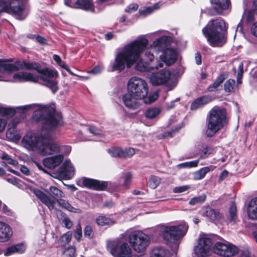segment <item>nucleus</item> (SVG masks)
Here are the masks:
<instances>
[{
  "label": "nucleus",
  "mask_w": 257,
  "mask_h": 257,
  "mask_svg": "<svg viewBox=\"0 0 257 257\" xmlns=\"http://www.w3.org/2000/svg\"><path fill=\"white\" fill-rule=\"evenodd\" d=\"M148 45V41L146 38H140L125 45L118 50L115 59L111 64V71L123 70L126 66L131 68L139 60L135 68L141 72L149 71L150 69H158L163 66L162 62H159L155 66L149 67L146 62L142 59H139L141 54L146 50Z\"/></svg>",
  "instance_id": "f257e3e1"
},
{
  "label": "nucleus",
  "mask_w": 257,
  "mask_h": 257,
  "mask_svg": "<svg viewBox=\"0 0 257 257\" xmlns=\"http://www.w3.org/2000/svg\"><path fill=\"white\" fill-rule=\"evenodd\" d=\"M20 69L35 70L41 74L38 76L44 82V85L49 87L53 93L58 90L57 82L55 78L58 73L55 70L49 68L42 69L40 65L36 62H26L17 61L10 63L8 60L0 59V73H11Z\"/></svg>",
  "instance_id": "f03ea898"
},
{
  "label": "nucleus",
  "mask_w": 257,
  "mask_h": 257,
  "mask_svg": "<svg viewBox=\"0 0 257 257\" xmlns=\"http://www.w3.org/2000/svg\"><path fill=\"white\" fill-rule=\"evenodd\" d=\"M19 109L24 112L35 109L33 117L37 121L42 122V128L46 132L55 127L60 121L55 115V105L53 103L46 105L34 104L20 107Z\"/></svg>",
  "instance_id": "7ed1b4c3"
},
{
  "label": "nucleus",
  "mask_w": 257,
  "mask_h": 257,
  "mask_svg": "<svg viewBox=\"0 0 257 257\" xmlns=\"http://www.w3.org/2000/svg\"><path fill=\"white\" fill-rule=\"evenodd\" d=\"M168 38L166 36H162L154 41L148 48L145 53V57L150 62L155 58L154 53L163 51V53L160 56V58L165 64L170 66L173 64L177 59L176 52L172 48L165 49L167 45Z\"/></svg>",
  "instance_id": "20e7f679"
},
{
  "label": "nucleus",
  "mask_w": 257,
  "mask_h": 257,
  "mask_svg": "<svg viewBox=\"0 0 257 257\" xmlns=\"http://www.w3.org/2000/svg\"><path fill=\"white\" fill-rule=\"evenodd\" d=\"M227 29L225 22L221 19L212 20L202 29V32L212 47H221L226 42Z\"/></svg>",
  "instance_id": "39448f33"
},
{
  "label": "nucleus",
  "mask_w": 257,
  "mask_h": 257,
  "mask_svg": "<svg viewBox=\"0 0 257 257\" xmlns=\"http://www.w3.org/2000/svg\"><path fill=\"white\" fill-rule=\"evenodd\" d=\"M226 111L224 109L214 107L211 109L207 117L205 135L213 137L227 124Z\"/></svg>",
  "instance_id": "423d86ee"
},
{
  "label": "nucleus",
  "mask_w": 257,
  "mask_h": 257,
  "mask_svg": "<svg viewBox=\"0 0 257 257\" xmlns=\"http://www.w3.org/2000/svg\"><path fill=\"white\" fill-rule=\"evenodd\" d=\"M188 225L182 222L178 225L161 226L160 232L164 239L167 243H174L185 235Z\"/></svg>",
  "instance_id": "0eeeda50"
},
{
  "label": "nucleus",
  "mask_w": 257,
  "mask_h": 257,
  "mask_svg": "<svg viewBox=\"0 0 257 257\" xmlns=\"http://www.w3.org/2000/svg\"><path fill=\"white\" fill-rule=\"evenodd\" d=\"M35 195L40 201L51 210L54 208V205L57 202L60 206L72 212H79L80 210L73 207L69 203L63 199H56L55 197L48 195L39 189H35Z\"/></svg>",
  "instance_id": "6e6552de"
},
{
  "label": "nucleus",
  "mask_w": 257,
  "mask_h": 257,
  "mask_svg": "<svg viewBox=\"0 0 257 257\" xmlns=\"http://www.w3.org/2000/svg\"><path fill=\"white\" fill-rule=\"evenodd\" d=\"M107 249L114 257H132V249L126 242L118 239L107 242Z\"/></svg>",
  "instance_id": "1a4fd4ad"
},
{
  "label": "nucleus",
  "mask_w": 257,
  "mask_h": 257,
  "mask_svg": "<svg viewBox=\"0 0 257 257\" xmlns=\"http://www.w3.org/2000/svg\"><path fill=\"white\" fill-rule=\"evenodd\" d=\"M128 241L135 250L141 252L150 244V237L141 231H135L130 234Z\"/></svg>",
  "instance_id": "9d476101"
},
{
  "label": "nucleus",
  "mask_w": 257,
  "mask_h": 257,
  "mask_svg": "<svg viewBox=\"0 0 257 257\" xmlns=\"http://www.w3.org/2000/svg\"><path fill=\"white\" fill-rule=\"evenodd\" d=\"M127 91L136 96L144 99L148 94L149 88L145 80L137 77H133L128 82Z\"/></svg>",
  "instance_id": "9b49d317"
},
{
  "label": "nucleus",
  "mask_w": 257,
  "mask_h": 257,
  "mask_svg": "<svg viewBox=\"0 0 257 257\" xmlns=\"http://www.w3.org/2000/svg\"><path fill=\"white\" fill-rule=\"evenodd\" d=\"M43 142L40 148H39V153L43 156L51 155L62 152L63 149H66L67 153H69L70 151V148L69 146H62L60 147L57 144L53 143L49 135L45 136Z\"/></svg>",
  "instance_id": "f8f14e48"
},
{
  "label": "nucleus",
  "mask_w": 257,
  "mask_h": 257,
  "mask_svg": "<svg viewBox=\"0 0 257 257\" xmlns=\"http://www.w3.org/2000/svg\"><path fill=\"white\" fill-rule=\"evenodd\" d=\"M44 135L39 133L29 132L23 137L22 140V146L29 151L39 152L43 142Z\"/></svg>",
  "instance_id": "ddd939ff"
},
{
  "label": "nucleus",
  "mask_w": 257,
  "mask_h": 257,
  "mask_svg": "<svg viewBox=\"0 0 257 257\" xmlns=\"http://www.w3.org/2000/svg\"><path fill=\"white\" fill-rule=\"evenodd\" d=\"M212 249L215 254L223 257H230L238 252V249L236 246L227 241L216 242Z\"/></svg>",
  "instance_id": "4468645a"
},
{
  "label": "nucleus",
  "mask_w": 257,
  "mask_h": 257,
  "mask_svg": "<svg viewBox=\"0 0 257 257\" xmlns=\"http://www.w3.org/2000/svg\"><path fill=\"white\" fill-rule=\"evenodd\" d=\"M171 72L168 70H162L158 72L153 73L150 76V82L153 86L168 85Z\"/></svg>",
  "instance_id": "2eb2a0df"
},
{
  "label": "nucleus",
  "mask_w": 257,
  "mask_h": 257,
  "mask_svg": "<svg viewBox=\"0 0 257 257\" xmlns=\"http://www.w3.org/2000/svg\"><path fill=\"white\" fill-rule=\"evenodd\" d=\"M210 2L214 5L209 10L210 16L222 14L223 11L228 9L231 5L230 0H210Z\"/></svg>",
  "instance_id": "dca6fc26"
},
{
  "label": "nucleus",
  "mask_w": 257,
  "mask_h": 257,
  "mask_svg": "<svg viewBox=\"0 0 257 257\" xmlns=\"http://www.w3.org/2000/svg\"><path fill=\"white\" fill-rule=\"evenodd\" d=\"M66 6L73 8H79L86 11L94 12V8L91 0H77L72 2L71 0H65Z\"/></svg>",
  "instance_id": "f3484780"
},
{
  "label": "nucleus",
  "mask_w": 257,
  "mask_h": 257,
  "mask_svg": "<svg viewBox=\"0 0 257 257\" xmlns=\"http://www.w3.org/2000/svg\"><path fill=\"white\" fill-rule=\"evenodd\" d=\"M142 99L140 97L136 96L132 93L128 92L124 94L122 97V102L124 105L130 109H138L140 105L139 100Z\"/></svg>",
  "instance_id": "a211bd4d"
},
{
  "label": "nucleus",
  "mask_w": 257,
  "mask_h": 257,
  "mask_svg": "<svg viewBox=\"0 0 257 257\" xmlns=\"http://www.w3.org/2000/svg\"><path fill=\"white\" fill-rule=\"evenodd\" d=\"M82 184L87 188L96 190H104L107 186L106 182H100L87 178L82 179Z\"/></svg>",
  "instance_id": "6ab92c4d"
},
{
  "label": "nucleus",
  "mask_w": 257,
  "mask_h": 257,
  "mask_svg": "<svg viewBox=\"0 0 257 257\" xmlns=\"http://www.w3.org/2000/svg\"><path fill=\"white\" fill-rule=\"evenodd\" d=\"M13 79L15 81H31L34 82H38L39 80L38 76L32 74L31 73L20 72L15 73L13 76Z\"/></svg>",
  "instance_id": "aec40b11"
},
{
  "label": "nucleus",
  "mask_w": 257,
  "mask_h": 257,
  "mask_svg": "<svg viewBox=\"0 0 257 257\" xmlns=\"http://www.w3.org/2000/svg\"><path fill=\"white\" fill-rule=\"evenodd\" d=\"M74 169L69 160H66L59 169V172L64 178L70 179L74 174Z\"/></svg>",
  "instance_id": "412c9836"
},
{
  "label": "nucleus",
  "mask_w": 257,
  "mask_h": 257,
  "mask_svg": "<svg viewBox=\"0 0 257 257\" xmlns=\"http://www.w3.org/2000/svg\"><path fill=\"white\" fill-rule=\"evenodd\" d=\"M13 235L11 227L7 223L0 221V242H5L10 239Z\"/></svg>",
  "instance_id": "4be33fe9"
},
{
  "label": "nucleus",
  "mask_w": 257,
  "mask_h": 257,
  "mask_svg": "<svg viewBox=\"0 0 257 257\" xmlns=\"http://www.w3.org/2000/svg\"><path fill=\"white\" fill-rule=\"evenodd\" d=\"M63 159L64 157L62 155L46 158L43 160V164L48 168L53 169L60 164Z\"/></svg>",
  "instance_id": "5701e85b"
},
{
  "label": "nucleus",
  "mask_w": 257,
  "mask_h": 257,
  "mask_svg": "<svg viewBox=\"0 0 257 257\" xmlns=\"http://www.w3.org/2000/svg\"><path fill=\"white\" fill-rule=\"evenodd\" d=\"M248 218L252 220H257V197L252 199L248 203L247 208Z\"/></svg>",
  "instance_id": "b1692460"
},
{
  "label": "nucleus",
  "mask_w": 257,
  "mask_h": 257,
  "mask_svg": "<svg viewBox=\"0 0 257 257\" xmlns=\"http://www.w3.org/2000/svg\"><path fill=\"white\" fill-rule=\"evenodd\" d=\"M226 221L228 223H230L232 225L236 224L238 221V218L237 214V208L234 203H233L229 208Z\"/></svg>",
  "instance_id": "393cba45"
},
{
  "label": "nucleus",
  "mask_w": 257,
  "mask_h": 257,
  "mask_svg": "<svg viewBox=\"0 0 257 257\" xmlns=\"http://www.w3.org/2000/svg\"><path fill=\"white\" fill-rule=\"evenodd\" d=\"M211 101V97L208 96H203L195 99L191 105V110H196Z\"/></svg>",
  "instance_id": "a878e982"
},
{
  "label": "nucleus",
  "mask_w": 257,
  "mask_h": 257,
  "mask_svg": "<svg viewBox=\"0 0 257 257\" xmlns=\"http://www.w3.org/2000/svg\"><path fill=\"white\" fill-rule=\"evenodd\" d=\"M202 215L208 217L211 220H215L219 219L220 217L219 212L216 211L214 209L209 206H206L202 208Z\"/></svg>",
  "instance_id": "bb28decb"
},
{
  "label": "nucleus",
  "mask_w": 257,
  "mask_h": 257,
  "mask_svg": "<svg viewBox=\"0 0 257 257\" xmlns=\"http://www.w3.org/2000/svg\"><path fill=\"white\" fill-rule=\"evenodd\" d=\"M25 250V245L23 243H19L8 247L4 252V254L6 256H9L16 253H22Z\"/></svg>",
  "instance_id": "cd10ccee"
},
{
  "label": "nucleus",
  "mask_w": 257,
  "mask_h": 257,
  "mask_svg": "<svg viewBox=\"0 0 257 257\" xmlns=\"http://www.w3.org/2000/svg\"><path fill=\"white\" fill-rule=\"evenodd\" d=\"M168 253V250L165 247L157 246L152 249L150 257H167Z\"/></svg>",
  "instance_id": "c85d7f7f"
},
{
  "label": "nucleus",
  "mask_w": 257,
  "mask_h": 257,
  "mask_svg": "<svg viewBox=\"0 0 257 257\" xmlns=\"http://www.w3.org/2000/svg\"><path fill=\"white\" fill-rule=\"evenodd\" d=\"M211 171L210 167H205L201 168L198 171L194 172L192 174L193 178L195 180L203 179L206 174Z\"/></svg>",
  "instance_id": "c756f323"
},
{
  "label": "nucleus",
  "mask_w": 257,
  "mask_h": 257,
  "mask_svg": "<svg viewBox=\"0 0 257 257\" xmlns=\"http://www.w3.org/2000/svg\"><path fill=\"white\" fill-rule=\"evenodd\" d=\"M202 243L198 244L194 248V252L198 257H205L207 256L211 248L203 247Z\"/></svg>",
  "instance_id": "7c9ffc66"
},
{
  "label": "nucleus",
  "mask_w": 257,
  "mask_h": 257,
  "mask_svg": "<svg viewBox=\"0 0 257 257\" xmlns=\"http://www.w3.org/2000/svg\"><path fill=\"white\" fill-rule=\"evenodd\" d=\"M254 20V14L251 11L245 10L242 17L241 21L243 22H245L247 24H252Z\"/></svg>",
  "instance_id": "2f4dec72"
},
{
  "label": "nucleus",
  "mask_w": 257,
  "mask_h": 257,
  "mask_svg": "<svg viewBox=\"0 0 257 257\" xmlns=\"http://www.w3.org/2000/svg\"><path fill=\"white\" fill-rule=\"evenodd\" d=\"M225 80V77L223 75H219L214 82L211 85H209L208 87V90L209 91H215L218 86L223 83L224 80Z\"/></svg>",
  "instance_id": "473e14b6"
},
{
  "label": "nucleus",
  "mask_w": 257,
  "mask_h": 257,
  "mask_svg": "<svg viewBox=\"0 0 257 257\" xmlns=\"http://www.w3.org/2000/svg\"><path fill=\"white\" fill-rule=\"evenodd\" d=\"M96 221L97 224L100 226L109 225L114 223L111 219L104 216H98L96 218Z\"/></svg>",
  "instance_id": "72a5a7b5"
},
{
  "label": "nucleus",
  "mask_w": 257,
  "mask_h": 257,
  "mask_svg": "<svg viewBox=\"0 0 257 257\" xmlns=\"http://www.w3.org/2000/svg\"><path fill=\"white\" fill-rule=\"evenodd\" d=\"M1 159L5 161L2 162V165L3 166L6 165L7 163L13 165L14 166H17L18 164V163L16 160L13 159L6 153H3L2 154Z\"/></svg>",
  "instance_id": "f704fd0d"
},
{
  "label": "nucleus",
  "mask_w": 257,
  "mask_h": 257,
  "mask_svg": "<svg viewBox=\"0 0 257 257\" xmlns=\"http://www.w3.org/2000/svg\"><path fill=\"white\" fill-rule=\"evenodd\" d=\"M160 113V109L158 108H150L146 110L145 115L146 117L152 119L156 117Z\"/></svg>",
  "instance_id": "c9c22d12"
},
{
  "label": "nucleus",
  "mask_w": 257,
  "mask_h": 257,
  "mask_svg": "<svg viewBox=\"0 0 257 257\" xmlns=\"http://www.w3.org/2000/svg\"><path fill=\"white\" fill-rule=\"evenodd\" d=\"M72 235V233L70 231H68L62 235L59 240L60 244L62 246L68 244L71 241Z\"/></svg>",
  "instance_id": "e433bc0d"
},
{
  "label": "nucleus",
  "mask_w": 257,
  "mask_h": 257,
  "mask_svg": "<svg viewBox=\"0 0 257 257\" xmlns=\"http://www.w3.org/2000/svg\"><path fill=\"white\" fill-rule=\"evenodd\" d=\"M199 162V160H196L192 161L184 162L177 165L179 168H191L192 167H196L198 166Z\"/></svg>",
  "instance_id": "4c0bfd02"
},
{
  "label": "nucleus",
  "mask_w": 257,
  "mask_h": 257,
  "mask_svg": "<svg viewBox=\"0 0 257 257\" xmlns=\"http://www.w3.org/2000/svg\"><path fill=\"white\" fill-rule=\"evenodd\" d=\"M108 153L112 157H123V150L120 148H112L108 150Z\"/></svg>",
  "instance_id": "58836bf2"
},
{
  "label": "nucleus",
  "mask_w": 257,
  "mask_h": 257,
  "mask_svg": "<svg viewBox=\"0 0 257 257\" xmlns=\"http://www.w3.org/2000/svg\"><path fill=\"white\" fill-rule=\"evenodd\" d=\"M160 183V178L159 177L155 176H152L148 182V185L150 188L155 189L159 185Z\"/></svg>",
  "instance_id": "ea45409f"
},
{
  "label": "nucleus",
  "mask_w": 257,
  "mask_h": 257,
  "mask_svg": "<svg viewBox=\"0 0 257 257\" xmlns=\"http://www.w3.org/2000/svg\"><path fill=\"white\" fill-rule=\"evenodd\" d=\"M202 243L203 247L211 248L213 242L211 239L209 237H201L198 239V244Z\"/></svg>",
  "instance_id": "a19ab883"
},
{
  "label": "nucleus",
  "mask_w": 257,
  "mask_h": 257,
  "mask_svg": "<svg viewBox=\"0 0 257 257\" xmlns=\"http://www.w3.org/2000/svg\"><path fill=\"white\" fill-rule=\"evenodd\" d=\"M235 80L232 79H228L224 84V90L227 92H232L235 87Z\"/></svg>",
  "instance_id": "79ce46f5"
},
{
  "label": "nucleus",
  "mask_w": 257,
  "mask_h": 257,
  "mask_svg": "<svg viewBox=\"0 0 257 257\" xmlns=\"http://www.w3.org/2000/svg\"><path fill=\"white\" fill-rule=\"evenodd\" d=\"M206 196L205 194H202L200 196L192 198L189 201V204L194 205L197 204H201L203 203L206 200Z\"/></svg>",
  "instance_id": "37998d69"
},
{
  "label": "nucleus",
  "mask_w": 257,
  "mask_h": 257,
  "mask_svg": "<svg viewBox=\"0 0 257 257\" xmlns=\"http://www.w3.org/2000/svg\"><path fill=\"white\" fill-rule=\"evenodd\" d=\"M213 152V149L211 147L205 146L200 152V158L202 159L206 158Z\"/></svg>",
  "instance_id": "c03bdc74"
},
{
  "label": "nucleus",
  "mask_w": 257,
  "mask_h": 257,
  "mask_svg": "<svg viewBox=\"0 0 257 257\" xmlns=\"http://www.w3.org/2000/svg\"><path fill=\"white\" fill-rule=\"evenodd\" d=\"M75 248L70 246L66 248L63 253V257H74L75 254Z\"/></svg>",
  "instance_id": "a18cd8bd"
},
{
  "label": "nucleus",
  "mask_w": 257,
  "mask_h": 257,
  "mask_svg": "<svg viewBox=\"0 0 257 257\" xmlns=\"http://www.w3.org/2000/svg\"><path fill=\"white\" fill-rule=\"evenodd\" d=\"M50 191L55 196L58 197L63 198L65 197L64 193L59 189L55 186H51Z\"/></svg>",
  "instance_id": "49530a36"
},
{
  "label": "nucleus",
  "mask_w": 257,
  "mask_h": 257,
  "mask_svg": "<svg viewBox=\"0 0 257 257\" xmlns=\"http://www.w3.org/2000/svg\"><path fill=\"white\" fill-rule=\"evenodd\" d=\"M158 4H155L152 7H149L144 10H140L139 12L141 15H148L152 13L155 10L158 9Z\"/></svg>",
  "instance_id": "de8ad7c7"
},
{
  "label": "nucleus",
  "mask_w": 257,
  "mask_h": 257,
  "mask_svg": "<svg viewBox=\"0 0 257 257\" xmlns=\"http://www.w3.org/2000/svg\"><path fill=\"white\" fill-rule=\"evenodd\" d=\"M84 236L88 238H91L93 236V231L90 225H86L84 230Z\"/></svg>",
  "instance_id": "09e8293b"
},
{
  "label": "nucleus",
  "mask_w": 257,
  "mask_h": 257,
  "mask_svg": "<svg viewBox=\"0 0 257 257\" xmlns=\"http://www.w3.org/2000/svg\"><path fill=\"white\" fill-rule=\"evenodd\" d=\"M74 237L78 240H79L82 237V229L80 223L76 226L74 231Z\"/></svg>",
  "instance_id": "8fccbe9b"
},
{
  "label": "nucleus",
  "mask_w": 257,
  "mask_h": 257,
  "mask_svg": "<svg viewBox=\"0 0 257 257\" xmlns=\"http://www.w3.org/2000/svg\"><path fill=\"white\" fill-rule=\"evenodd\" d=\"M123 157H131L133 156L135 153V150L133 148H128L123 150Z\"/></svg>",
  "instance_id": "3c124183"
},
{
  "label": "nucleus",
  "mask_w": 257,
  "mask_h": 257,
  "mask_svg": "<svg viewBox=\"0 0 257 257\" xmlns=\"http://www.w3.org/2000/svg\"><path fill=\"white\" fill-rule=\"evenodd\" d=\"M132 174L131 172H127L124 177V185L125 187H127L132 180Z\"/></svg>",
  "instance_id": "603ef678"
},
{
  "label": "nucleus",
  "mask_w": 257,
  "mask_h": 257,
  "mask_svg": "<svg viewBox=\"0 0 257 257\" xmlns=\"http://www.w3.org/2000/svg\"><path fill=\"white\" fill-rule=\"evenodd\" d=\"M139 6L137 4H131L125 9V12L131 13L136 12Z\"/></svg>",
  "instance_id": "864d4df0"
},
{
  "label": "nucleus",
  "mask_w": 257,
  "mask_h": 257,
  "mask_svg": "<svg viewBox=\"0 0 257 257\" xmlns=\"http://www.w3.org/2000/svg\"><path fill=\"white\" fill-rule=\"evenodd\" d=\"M182 126L180 125H178L175 126L174 128H173L171 132H167L165 133V137H172L174 134L178 132L179 130L181 129Z\"/></svg>",
  "instance_id": "5fc2aeb1"
},
{
  "label": "nucleus",
  "mask_w": 257,
  "mask_h": 257,
  "mask_svg": "<svg viewBox=\"0 0 257 257\" xmlns=\"http://www.w3.org/2000/svg\"><path fill=\"white\" fill-rule=\"evenodd\" d=\"M28 37L31 39H36L37 41L40 44H43L46 43V39L44 37L39 35H28Z\"/></svg>",
  "instance_id": "6e6d98bb"
},
{
  "label": "nucleus",
  "mask_w": 257,
  "mask_h": 257,
  "mask_svg": "<svg viewBox=\"0 0 257 257\" xmlns=\"http://www.w3.org/2000/svg\"><path fill=\"white\" fill-rule=\"evenodd\" d=\"M62 222L64 223V226L68 229H70L73 225L72 222L68 217H65L62 219Z\"/></svg>",
  "instance_id": "4d7b16f0"
},
{
  "label": "nucleus",
  "mask_w": 257,
  "mask_h": 257,
  "mask_svg": "<svg viewBox=\"0 0 257 257\" xmlns=\"http://www.w3.org/2000/svg\"><path fill=\"white\" fill-rule=\"evenodd\" d=\"M189 188V187L188 186L176 187L173 189V192L176 193H181L186 191Z\"/></svg>",
  "instance_id": "13d9d810"
},
{
  "label": "nucleus",
  "mask_w": 257,
  "mask_h": 257,
  "mask_svg": "<svg viewBox=\"0 0 257 257\" xmlns=\"http://www.w3.org/2000/svg\"><path fill=\"white\" fill-rule=\"evenodd\" d=\"M89 131L90 133L94 136H98L101 134V131L95 126H90Z\"/></svg>",
  "instance_id": "bf43d9fd"
},
{
  "label": "nucleus",
  "mask_w": 257,
  "mask_h": 257,
  "mask_svg": "<svg viewBox=\"0 0 257 257\" xmlns=\"http://www.w3.org/2000/svg\"><path fill=\"white\" fill-rule=\"evenodd\" d=\"M4 114L6 115L12 116L15 113V110L12 108H5L3 110Z\"/></svg>",
  "instance_id": "052dcab7"
},
{
  "label": "nucleus",
  "mask_w": 257,
  "mask_h": 257,
  "mask_svg": "<svg viewBox=\"0 0 257 257\" xmlns=\"http://www.w3.org/2000/svg\"><path fill=\"white\" fill-rule=\"evenodd\" d=\"M157 95L154 94L151 96H149L147 100L146 99H145L144 102L146 103H151L153 102H154L157 98Z\"/></svg>",
  "instance_id": "680f3d73"
},
{
  "label": "nucleus",
  "mask_w": 257,
  "mask_h": 257,
  "mask_svg": "<svg viewBox=\"0 0 257 257\" xmlns=\"http://www.w3.org/2000/svg\"><path fill=\"white\" fill-rule=\"evenodd\" d=\"M6 180L10 183L14 185H17L19 184L20 180L15 177H12L10 178L6 179Z\"/></svg>",
  "instance_id": "e2e57ef3"
},
{
  "label": "nucleus",
  "mask_w": 257,
  "mask_h": 257,
  "mask_svg": "<svg viewBox=\"0 0 257 257\" xmlns=\"http://www.w3.org/2000/svg\"><path fill=\"white\" fill-rule=\"evenodd\" d=\"M0 81H13V79L12 78H8L5 76V74H9L10 73H0Z\"/></svg>",
  "instance_id": "0e129e2a"
},
{
  "label": "nucleus",
  "mask_w": 257,
  "mask_h": 257,
  "mask_svg": "<svg viewBox=\"0 0 257 257\" xmlns=\"http://www.w3.org/2000/svg\"><path fill=\"white\" fill-rule=\"evenodd\" d=\"M58 65L62 68L65 69L67 72H68L71 74H73V73L71 72L69 67L67 65V64L64 62L61 61V63H59Z\"/></svg>",
  "instance_id": "69168bd1"
},
{
  "label": "nucleus",
  "mask_w": 257,
  "mask_h": 257,
  "mask_svg": "<svg viewBox=\"0 0 257 257\" xmlns=\"http://www.w3.org/2000/svg\"><path fill=\"white\" fill-rule=\"evenodd\" d=\"M101 71V68L100 66H95L92 70H91L90 72L94 74H98L100 73Z\"/></svg>",
  "instance_id": "338daca9"
},
{
  "label": "nucleus",
  "mask_w": 257,
  "mask_h": 257,
  "mask_svg": "<svg viewBox=\"0 0 257 257\" xmlns=\"http://www.w3.org/2000/svg\"><path fill=\"white\" fill-rule=\"evenodd\" d=\"M252 34L255 37H257V22L253 24L251 29Z\"/></svg>",
  "instance_id": "774afa93"
}]
</instances>
